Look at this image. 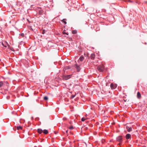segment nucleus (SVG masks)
I'll return each instance as SVG.
<instances>
[{
	"label": "nucleus",
	"instance_id": "10",
	"mask_svg": "<svg viewBox=\"0 0 147 147\" xmlns=\"http://www.w3.org/2000/svg\"><path fill=\"white\" fill-rule=\"evenodd\" d=\"M95 55L94 54L92 53L91 55L90 58L91 59H94L95 57Z\"/></svg>",
	"mask_w": 147,
	"mask_h": 147
},
{
	"label": "nucleus",
	"instance_id": "8",
	"mask_svg": "<svg viewBox=\"0 0 147 147\" xmlns=\"http://www.w3.org/2000/svg\"><path fill=\"white\" fill-rule=\"evenodd\" d=\"M125 138L127 140L131 139V135L129 134H127L125 136Z\"/></svg>",
	"mask_w": 147,
	"mask_h": 147
},
{
	"label": "nucleus",
	"instance_id": "24",
	"mask_svg": "<svg viewBox=\"0 0 147 147\" xmlns=\"http://www.w3.org/2000/svg\"><path fill=\"white\" fill-rule=\"evenodd\" d=\"M45 33V31L44 30H43L42 31V34H44Z\"/></svg>",
	"mask_w": 147,
	"mask_h": 147
},
{
	"label": "nucleus",
	"instance_id": "1",
	"mask_svg": "<svg viewBox=\"0 0 147 147\" xmlns=\"http://www.w3.org/2000/svg\"><path fill=\"white\" fill-rule=\"evenodd\" d=\"M72 76V74L68 75H63L62 76V77L63 80H67L70 79L71 77Z\"/></svg>",
	"mask_w": 147,
	"mask_h": 147
},
{
	"label": "nucleus",
	"instance_id": "19",
	"mask_svg": "<svg viewBox=\"0 0 147 147\" xmlns=\"http://www.w3.org/2000/svg\"><path fill=\"white\" fill-rule=\"evenodd\" d=\"M86 119V118L85 117H83L81 119V121H84Z\"/></svg>",
	"mask_w": 147,
	"mask_h": 147
},
{
	"label": "nucleus",
	"instance_id": "5",
	"mask_svg": "<svg viewBox=\"0 0 147 147\" xmlns=\"http://www.w3.org/2000/svg\"><path fill=\"white\" fill-rule=\"evenodd\" d=\"M110 87L111 89H115L116 88L117 86L116 85L111 83L110 85Z\"/></svg>",
	"mask_w": 147,
	"mask_h": 147
},
{
	"label": "nucleus",
	"instance_id": "7",
	"mask_svg": "<svg viewBox=\"0 0 147 147\" xmlns=\"http://www.w3.org/2000/svg\"><path fill=\"white\" fill-rule=\"evenodd\" d=\"M2 45L5 47H6L7 46L9 45L8 43L6 41L2 43Z\"/></svg>",
	"mask_w": 147,
	"mask_h": 147
},
{
	"label": "nucleus",
	"instance_id": "3",
	"mask_svg": "<svg viewBox=\"0 0 147 147\" xmlns=\"http://www.w3.org/2000/svg\"><path fill=\"white\" fill-rule=\"evenodd\" d=\"M80 66V65H79L77 64H75L74 65V67L77 69V71L78 72L80 71L81 69Z\"/></svg>",
	"mask_w": 147,
	"mask_h": 147
},
{
	"label": "nucleus",
	"instance_id": "15",
	"mask_svg": "<svg viewBox=\"0 0 147 147\" xmlns=\"http://www.w3.org/2000/svg\"><path fill=\"white\" fill-rule=\"evenodd\" d=\"M66 19H63L62 20H61V21L63 22V23H64L65 24H67V22H66Z\"/></svg>",
	"mask_w": 147,
	"mask_h": 147
},
{
	"label": "nucleus",
	"instance_id": "28",
	"mask_svg": "<svg viewBox=\"0 0 147 147\" xmlns=\"http://www.w3.org/2000/svg\"><path fill=\"white\" fill-rule=\"evenodd\" d=\"M136 3H138V1H137Z\"/></svg>",
	"mask_w": 147,
	"mask_h": 147
},
{
	"label": "nucleus",
	"instance_id": "6",
	"mask_svg": "<svg viewBox=\"0 0 147 147\" xmlns=\"http://www.w3.org/2000/svg\"><path fill=\"white\" fill-rule=\"evenodd\" d=\"M126 128L127 129V131L130 132L132 131V127H129V126H127L126 127Z\"/></svg>",
	"mask_w": 147,
	"mask_h": 147
},
{
	"label": "nucleus",
	"instance_id": "25",
	"mask_svg": "<svg viewBox=\"0 0 147 147\" xmlns=\"http://www.w3.org/2000/svg\"><path fill=\"white\" fill-rule=\"evenodd\" d=\"M128 2H130V3H132V2H133V1H131V0H129L128 1Z\"/></svg>",
	"mask_w": 147,
	"mask_h": 147
},
{
	"label": "nucleus",
	"instance_id": "9",
	"mask_svg": "<svg viewBox=\"0 0 147 147\" xmlns=\"http://www.w3.org/2000/svg\"><path fill=\"white\" fill-rule=\"evenodd\" d=\"M37 131L38 133L41 134L43 133V130L41 129H38L37 130Z\"/></svg>",
	"mask_w": 147,
	"mask_h": 147
},
{
	"label": "nucleus",
	"instance_id": "14",
	"mask_svg": "<svg viewBox=\"0 0 147 147\" xmlns=\"http://www.w3.org/2000/svg\"><path fill=\"white\" fill-rule=\"evenodd\" d=\"M43 11L42 10H40L39 11L38 13L40 15H42L43 13Z\"/></svg>",
	"mask_w": 147,
	"mask_h": 147
},
{
	"label": "nucleus",
	"instance_id": "13",
	"mask_svg": "<svg viewBox=\"0 0 147 147\" xmlns=\"http://www.w3.org/2000/svg\"><path fill=\"white\" fill-rule=\"evenodd\" d=\"M84 57L83 56H81L79 58V60L81 61H82L84 59Z\"/></svg>",
	"mask_w": 147,
	"mask_h": 147
},
{
	"label": "nucleus",
	"instance_id": "27",
	"mask_svg": "<svg viewBox=\"0 0 147 147\" xmlns=\"http://www.w3.org/2000/svg\"><path fill=\"white\" fill-rule=\"evenodd\" d=\"M68 131V130H67L66 131V133H67Z\"/></svg>",
	"mask_w": 147,
	"mask_h": 147
},
{
	"label": "nucleus",
	"instance_id": "16",
	"mask_svg": "<svg viewBox=\"0 0 147 147\" xmlns=\"http://www.w3.org/2000/svg\"><path fill=\"white\" fill-rule=\"evenodd\" d=\"M72 33L73 34H76L77 33V31L76 30H73L72 31Z\"/></svg>",
	"mask_w": 147,
	"mask_h": 147
},
{
	"label": "nucleus",
	"instance_id": "29",
	"mask_svg": "<svg viewBox=\"0 0 147 147\" xmlns=\"http://www.w3.org/2000/svg\"><path fill=\"white\" fill-rule=\"evenodd\" d=\"M32 119H33V117H32Z\"/></svg>",
	"mask_w": 147,
	"mask_h": 147
},
{
	"label": "nucleus",
	"instance_id": "23",
	"mask_svg": "<svg viewBox=\"0 0 147 147\" xmlns=\"http://www.w3.org/2000/svg\"><path fill=\"white\" fill-rule=\"evenodd\" d=\"M73 127L72 126H70V127H69V129H73Z\"/></svg>",
	"mask_w": 147,
	"mask_h": 147
},
{
	"label": "nucleus",
	"instance_id": "22",
	"mask_svg": "<svg viewBox=\"0 0 147 147\" xmlns=\"http://www.w3.org/2000/svg\"><path fill=\"white\" fill-rule=\"evenodd\" d=\"M76 96V95H72L71 96V98H74L75 96Z\"/></svg>",
	"mask_w": 147,
	"mask_h": 147
},
{
	"label": "nucleus",
	"instance_id": "31",
	"mask_svg": "<svg viewBox=\"0 0 147 147\" xmlns=\"http://www.w3.org/2000/svg\"><path fill=\"white\" fill-rule=\"evenodd\" d=\"M65 34H67V35H68V34H67V33H65Z\"/></svg>",
	"mask_w": 147,
	"mask_h": 147
},
{
	"label": "nucleus",
	"instance_id": "4",
	"mask_svg": "<svg viewBox=\"0 0 147 147\" xmlns=\"http://www.w3.org/2000/svg\"><path fill=\"white\" fill-rule=\"evenodd\" d=\"M117 141L119 142H122V136H119L117 139Z\"/></svg>",
	"mask_w": 147,
	"mask_h": 147
},
{
	"label": "nucleus",
	"instance_id": "18",
	"mask_svg": "<svg viewBox=\"0 0 147 147\" xmlns=\"http://www.w3.org/2000/svg\"><path fill=\"white\" fill-rule=\"evenodd\" d=\"M43 99L44 100H47L48 99V98L47 96H45L43 97Z\"/></svg>",
	"mask_w": 147,
	"mask_h": 147
},
{
	"label": "nucleus",
	"instance_id": "17",
	"mask_svg": "<svg viewBox=\"0 0 147 147\" xmlns=\"http://www.w3.org/2000/svg\"><path fill=\"white\" fill-rule=\"evenodd\" d=\"M22 127L21 126H19L18 127H17V130H19L20 129H22Z\"/></svg>",
	"mask_w": 147,
	"mask_h": 147
},
{
	"label": "nucleus",
	"instance_id": "20",
	"mask_svg": "<svg viewBox=\"0 0 147 147\" xmlns=\"http://www.w3.org/2000/svg\"><path fill=\"white\" fill-rule=\"evenodd\" d=\"M24 34L23 33H21L20 34V36H21L22 37L24 36Z\"/></svg>",
	"mask_w": 147,
	"mask_h": 147
},
{
	"label": "nucleus",
	"instance_id": "30",
	"mask_svg": "<svg viewBox=\"0 0 147 147\" xmlns=\"http://www.w3.org/2000/svg\"><path fill=\"white\" fill-rule=\"evenodd\" d=\"M145 45H146V44H147V43H146V42H145Z\"/></svg>",
	"mask_w": 147,
	"mask_h": 147
},
{
	"label": "nucleus",
	"instance_id": "2",
	"mask_svg": "<svg viewBox=\"0 0 147 147\" xmlns=\"http://www.w3.org/2000/svg\"><path fill=\"white\" fill-rule=\"evenodd\" d=\"M97 69L99 72H102L104 70V67L103 65H99L97 67Z\"/></svg>",
	"mask_w": 147,
	"mask_h": 147
},
{
	"label": "nucleus",
	"instance_id": "26",
	"mask_svg": "<svg viewBox=\"0 0 147 147\" xmlns=\"http://www.w3.org/2000/svg\"><path fill=\"white\" fill-rule=\"evenodd\" d=\"M144 3L145 4H147V1H144Z\"/></svg>",
	"mask_w": 147,
	"mask_h": 147
},
{
	"label": "nucleus",
	"instance_id": "21",
	"mask_svg": "<svg viewBox=\"0 0 147 147\" xmlns=\"http://www.w3.org/2000/svg\"><path fill=\"white\" fill-rule=\"evenodd\" d=\"M3 82L2 81H0V87H1L3 85Z\"/></svg>",
	"mask_w": 147,
	"mask_h": 147
},
{
	"label": "nucleus",
	"instance_id": "12",
	"mask_svg": "<svg viewBox=\"0 0 147 147\" xmlns=\"http://www.w3.org/2000/svg\"><path fill=\"white\" fill-rule=\"evenodd\" d=\"M43 133H44L45 134H48V131L47 129H44L43 130Z\"/></svg>",
	"mask_w": 147,
	"mask_h": 147
},
{
	"label": "nucleus",
	"instance_id": "11",
	"mask_svg": "<svg viewBox=\"0 0 147 147\" xmlns=\"http://www.w3.org/2000/svg\"><path fill=\"white\" fill-rule=\"evenodd\" d=\"M141 95L140 93L139 92H138L137 93V97L138 98H140Z\"/></svg>",
	"mask_w": 147,
	"mask_h": 147
}]
</instances>
